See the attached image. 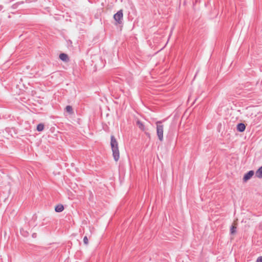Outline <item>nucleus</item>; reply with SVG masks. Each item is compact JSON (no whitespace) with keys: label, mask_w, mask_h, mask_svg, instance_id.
<instances>
[{"label":"nucleus","mask_w":262,"mask_h":262,"mask_svg":"<svg viewBox=\"0 0 262 262\" xmlns=\"http://www.w3.org/2000/svg\"><path fill=\"white\" fill-rule=\"evenodd\" d=\"M111 145L114 158L116 161H117L120 158V153L118 142L114 136H111Z\"/></svg>","instance_id":"nucleus-1"},{"label":"nucleus","mask_w":262,"mask_h":262,"mask_svg":"<svg viewBox=\"0 0 262 262\" xmlns=\"http://www.w3.org/2000/svg\"><path fill=\"white\" fill-rule=\"evenodd\" d=\"M157 134L159 139L162 141L163 140L164 126L162 124L161 121L156 122Z\"/></svg>","instance_id":"nucleus-2"},{"label":"nucleus","mask_w":262,"mask_h":262,"mask_svg":"<svg viewBox=\"0 0 262 262\" xmlns=\"http://www.w3.org/2000/svg\"><path fill=\"white\" fill-rule=\"evenodd\" d=\"M114 18L118 24H120L123 18L122 10H120L116 13L114 16Z\"/></svg>","instance_id":"nucleus-3"},{"label":"nucleus","mask_w":262,"mask_h":262,"mask_svg":"<svg viewBox=\"0 0 262 262\" xmlns=\"http://www.w3.org/2000/svg\"><path fill=\"white\" fill-rule=\"evenodd\" d=\"M254 174V171L251 170L249 171L247 173H246L244 177V181H247L249 180Z\"/></svg>","instance_id":"nucleus-4"},{"label":"nucleus","mask_w":262,"mask_h":262,"mask_svg":"<svg viewBox=\"0 0 262 262\" xmlns=\"http://www.w3.org/2000/svg\"><path fill=\"white\" fill-rule=\"evenodd\" d=\"M246 126L244 123H239L237 126V129L239 132H242L245 130Z\"/></svg>","instance_id":"nucleus-5"},{"label":"nucleus","mask_w":262,"mask_h":262,"mask_svg":"<svg viewBox=\"0 0 262 262\" xmlns=\"http://www.w3.org/2000/svg\"><path fill=\"white\" fill-rule=\"evenodd\" d=\"M237 223L236 221H234L231 228V233L233 234L235 232L236 229L237 228Z\"/></svg>","instance_id":"nucleus-6"},{"label":"nucleus","mask_w":262,"mask_h":262,"mask_svg":"<svg viewBox=\"0 0 262 262\" xmlns=\"http://www.w3.org/2000/svg\"><path fill=\"white\" fill-rule=\"evenodd\" d=\"M256 176L258 178H262V166L256 171Z\"/></svg>","instance_id":"nucleus-7"},{"label":"nucleus","mask_w":262,"mask_h":262,"mask_svg":"<svg viewBox=\"0 0 262 262\" xmlns=\"http://www.w3.org/2000/svg\"><path fill=\"white\" fill-rule=\"evenodd\" d=\"M64 207L62 205L59 204L56 206L55 211L56 212H61L63 210Z\"/></svg>","instance_id":"nucleus-8"},{"label":"nucleus","mask_w":262,"mask_h":262,"mask_svg":"<svg viewBox=\"0 0 262 262\" xmlns=\"http://www.w3.org/2000/svg\"><path fill=\"white\" fill-rule=\"evenodd\" d=\"M59 58L61 60H62L63 61H66L68 60V55L64 53L60 54L59 55Z\"/></svg>","instance_id":"nucleus-9"},{"label":"nucleus","mask_w":262,"mask_h":262,"mask_svg":"<svg viewBox=\"0 0 262 262\" xmlns=\"http://www.w3.org/2000/svg\"><path fill=\"white\" fill-rule=\"evenodd\" d=\"M44 129V125L43 124H39L37 126V130L38 132L42 131Z\"/></svg>","instance_id":"nucleus-10"},{"label":"nucleus","mask_w":262,"mask_h":262,"mask_svg":"<svg viewBox=\"0 0 262 262\" xmlns=\"http://www.w3.org/2000/svg\"><path fill=\"white\" fill-rule=\"evenodd\" d=\"M66 111L67 112H69L70 114H72L73 113V108L72 106L68 105L66 108Z\"/></svg>","instance_id":"nucleus-11"},{"label":"nucleus","mask_w":262,"mask_h":262,"mask_svg":"<svg viewBox=\"0 0 262 262\" xmlns=\"http://www.w3.org/2000/svg\"><path fill=\"white\" fill-rule=\"evenodd\" d=\"M83 242L84 243V244L85 245H88V243H89V239L87 237V236H84V238H83Z\"/></svg>","instance_id":"nucleus-12"},{"label":"nucleus","mask_w":262,"mask_h":262,"mask_svg":"<svg viewBox=\"0 0 262 262\" xmlns=\"http://www.w3.org/2000/svg\"><path fill=\"white\" fill-rule=\"evenodd\" d=\"M138 124H139V127H140L142 130H144V125H143L142 123H140L139 122H138Z\"/></svg>","instance_id":"nucleus-13"},{"label":"nucleus","mask_w":262,"mask_h":262,"mask_svg":"<svg viewBox=\"0 0 262 262\" xmlns=\"http://www.w3.org/2000/svg\"><path fill=\"white\" fill-rule=\"evenodd\" d=\"M256 262H262V256L258 257Z\"/></svg>","instance_id":"nucleus-14"}]
</instances>
